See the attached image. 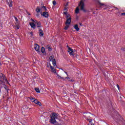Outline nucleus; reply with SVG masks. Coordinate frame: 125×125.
Instances as JSON below:
<instances>
[{
  "mask_svg": "<svg viewBox=\"0 0 125 125\" xmlns=\"http://www.w3.org/2000/svg\"><path fill=\"white\" fill-rule=\"evenodd\" d=\"M35 89L36 92H38V93H41V91L40 90V89L39 88H35Z\"/></svg>",
  "mask_w": 125,
  "mask_h": 125,
  "instance_id": "b1692460",
  "label": "nucleus"
},
{
  "mask_svg": "<svg viewBox=\"0 0 125 125\" xmlns=\"http://www.w3.org/2000/svg\"><path fill=\"white\" fill-rule=\"evenodd\" d=\"M53 5H56V1L55 0L53 1Z\"/></svg>",
  "mask_w": 125,
  "mask_h": 125,
  "instance_id": "c756f323",
  "label": "nucleus"
},
{
  "mask_svg": "<svg viewBox=\"0 0 125 125\" xmlns=\"http://www.w3.org/2000/svg\"><path fill=\"white\" fill-rule=\"evenodd\" d=\"M84 116L86 120V119H88L90 117V113H84Z\"/></svg>",
  "mask_w": 125,
  "mask_h": 125,
  "instance_id": "dca6fc26",
  "label": "nucleus"
},
{
  "mask_svg": "<svg viewBox=\"0 0 125 125\" xmlns=\"http://www.w3.org/2000/svg\"><path fill=\"white\" fill-rule=\"evenodd\" d=\"M96 1H97V2H98L99 5H100V6H103V5H104V6H106V5H105V4L102 3L101 2H100V0H95Z\"/></svg>",
  "mask_w": 125,
  "mask_h": 125,
  "instance_id": "f8f14e48",
  "label": "nucleus"
},
{
  "mask_svg": "<svg viewBox=\"0 0 125 125\" xmlns=\"http://www.w3.org/2000/svg\"><path fill=\"white\" fill-rule=\"evenodd\" d=\"M33 102H34L35 104H38V103L39 102V101L37 99L34 100V101H32Z\"/></svg>",
  "mask_w": 125,
  "mask_h": 125,
  "instance_id": "393cba45",
  "label": "nucleus"
},
{
  "mask_svg": "<svg viewBox=\"0 0 125 125\" xmlns=\"http://www.w3.org/2000/svg\"><path fill=\"white\" fill-rule=\"evenodd\" d=\"M86 120L88 121V122H89V124H92V120L89 119V118H87Z\"/></svg>",
  "mask_w": 125,
  "mask_h": 125,
  "instance_id": "5701e85b",
  "label": "nucleus"
},
{
  "mask_svg": "<svg viewBox=\"0 0 125 125\" xmlns=\"http://www.w3.org/2000/svg\"><path fill=\"white\" fill-rule=\"evenodd\" d=\"M41 15H42V16L45 17V18H47V17H48V13L45 11L43 12V13H41Z\"/></svg>",
  "mask_w": 125,
  "mask_h": 125,
  "instance_id": "9b49d317",
  "label": "nucleus"
},
{
  "mask_svg": "<svg viewBox=\"0 0 125 125\" xmlns=\"http://www.w3.org/2000/svg\"><path fill=\"white\" fill-rule=\"evenodd\" d=\"M16 28L17 30L20 28V26H19V23H16Z\"/></svg>",
  "mask_w": 125,
  "mask_h": 125,
  "instance_id": "4be33fe9",
  "label": "nucleus"
},
{
  "mask_svg": "<svg viewBox=\"0 0 125 125\" xmlns=\"http://www.w3.org/2000/svg\"><path fill=\"white\" fill-rule=\"evenodd\" d=\"M29 36H30V37L32 38V37H33L34 36V34L33 33V32H30L29 33Z\"/></svg>",
  "mask_w": 125,
  "mask_h": 125,
  "instance_id": "cd10ccee",
  "label": "nucleus"
},
{
  "mask_svg": "<svg viewBox=\"0 0 125 125\" xmlns=\"http://www.w3.org/2000/svg\"><path fill=\"white\" fill-rule=\"evenodd\" d=\"M48 48L49 50H51V48H50V47H48Z\"/></svg>",
  "mask_w": 125,
  "mask_h": 125,
  "instance_id": "ea45409f",
  "label": "nucleus"
},
{
  "mask_svg": "<svg viewBox=\"0 0 125 125\" xmlns=\"http://www.w3.org/2000/svg\"><path fill=\"white\" fill-rule=\"evenodd\" d=\"M50 68L51 69V71L52 73H56V71L55 70V68L53 67V66L50 65Z\"/></svg>",
  "mask_w": 125,
  "mask_h": 125,
  "instance_id": "ddd939ff",
  "label": "nucleus"
},
{
  "mask_svg": "<svg viewBox=\"0 0 125 125\" xmlns=\"http://www.w3.org/2000/svg\"><path fill=\"white\" fill-rule=\"evenodd\" d=\"M50 122L53 125H57V122H56V119H58V115L56 113H53L50 116Z\"/></svg>",
  "mask_w": 125,
  "mask_h": 125,
  "instance_id": "f03ea898",
  "label": "nucleus"
},
{
  "mask_svg": "<svg viewBox=\"0 0 125 125\" xmlns=\"http://www.w3.org/2000/svg\"><path fill=\"white\" fill-rule=\"evenodd\" d=\"M68 52L70 55H72V56H74L75 55V54H74V50L71 47H68Z\"/></svg>",
  "mask_w": 125,
  "mask_h": 125,
  "instance_id": "6e6552de",
  "label": "nucleus"
},
{
  "mask_svg": "<svg viewBox=\"0 0 125 125\" xmlns=\"http://www.w3.org/2000/svg\"><path fill=\"white\" fill-rule=\"evenodd\" d=\"M88 125H94V124H92V123L91 124H88Z\"/></svg>",
  "mask_w": 125,
  "mask_h": 125,
  "instance_id": "4c0bfd02",
  "label": "nucleus"
},
{
  "mask_svg": "<svg viewBox=\"0 0 125 125\" xmlns=\"http://www.w3.org/2000/svg\"><path fill=\"white\" fill-rule=\"evenodd\" d=\"M121 16H125V13H121Z\"/></svg>",
  "mask_w": 125,
  "mask_h": 125,
  "instance_id": "2f4dec72",
  "label": "nucleus"
},
{
  "mask_svg": "<svg viewBox=\"0 0 125 125\" xmlns=\"http://www.w3.org/2000/svg\"><path fill=\"white\" fill-rule=\"evenodd\" d=\"M0 65H1V63H0Z\"/></svg>",
  "mask_w": 125,
  "mask_h": 125,
  "instance_id": "79ce46f5",
  "label": "nucleus"
},
{
  "mask_svg": "<svg viewBox=\"0 0 125 125\" xmlns=\"http://www.w3.org/2000/svg\"><path fill=\"white\" fill-rule=\"evenodd\" d=\"M37 17H40V14H37Z\"/></svg>",
  "mask_w": 125,
  "mask_h": 125,
  "instance_id": "58836bf2",
  "label": "nucleus"
},
{
  "mask_svg": "<svg viewBox=\"0 0 125 125\" xmlns=\"http://www.w3.org/2000/svg\"><path fill=\"white\" fill-rule=\"evenodd\" d=\"M39 36L40 37H43V31H42V28H39Z\"/></svg>",
  "mask_w": 125,
  "mask_h": 125,
  "instance_id": "9d476101",
  "label": "nucleus"
},
{
  "mask_svg": "<svg viewBox=\"0 0 125 125\" xmlns=\"http://www.w3.org/2000/svg\"><path fill=\"white\" fill-rule=\"evenodd\" d=\"M47 10L46 9V7H45V6H43L42 7V8H41V12H42V11H45L46 12Z\"/></svg>",
  "mask_w": 125,
  "mask_h": 125,
  "instance_id": "f3484780",
  "label": "nucleus"
},
{
  "mask_svg": "<svg viewBox=\"0 0 125 125\" xmlns=\"http://www.w3.org/2000/svg\"><path fill=\"white\" fill-rule=\"evenodd\" d=\"M14 18H15V21H16V24H18L19 23H18V19L16 17H14Z\"/></svg>",
  "mask_w": 125,
  "mask_h": 125,
  "instance_id": "a878e982",
  "label": "nucleus"
},
{
  "mask_svg": "<svg viewBox=\"0 0 125 125\" xmlns=\"http://www.w3.org/2000/svg\"><path fill=\"white\" fill-rule=\"evenodd\" d=\"M83 1H85V0H81L80 1L79 6L76 8L75 10L76 14H79L80 10H81V11H83V12H87V10L85 9V5H84V2H83Z\"/></svg>",
  "mask_w": 125,
  "mask_h": 125,
  "instance_id": "f257e3e1",
  "label": "nucleus"
},
{
  "mask_svg": "<svg viewBox=\"0 0 125 125\" xmlns=\"http://www.w3.org/2000/svg\"><path fill=\"white\" fill-rule=\"evenodd\" d=\"M29 24L31 28H33V29H35L36 28V25H35V23H34L33 22H30Z\"/></svg>",
  "mask_w": 125,
  "mask_h": 125,
  "instance_id": "a211bd4d",
  "label": "nucleus"
},
{
  "mask_svg": "<svg viewBox=\"0 0 125 125\" xmlns=\"http://www.w3.org/2000/svg\"><path fill=\"white\" fill-rule=\"evenodd\" d=\"M47 66L49 67V66H51V65H50V63H47Z\"/></svg>",
  "mask_w": 125,
  "mask_h": 125,
  "instance_id": "c9c22d12",
  "label": "nucleus"
},
{
  "mask_svg": "<svg viewBox=\"0 0 125 125\" xmlns=\"http://www.w3.org/2000/svg\"><path fill=\"white\" fill-rule=\"evenodd\" d=\"M7 0V2L9 4V7H11V6H12V1L11 0Z\"/></svg>",
  "mask_w": 125,
  "mask_h": 125,
  "instance_id": "4468645a",
  "label": "nucleus"
},
{
  "mask_svg": "<svg viewBox=\"0 0 125 125\" xmlns=\"http://www.w3.org/2000/svg\"><path fill=\"white\" fill-rule=\"evenodd\" d=\"M44 50H45L44 47H42L41 48V52H42V53H44Z\"/></svg>",
  "mask_w": 125,
  "mask_h": 125,
  "instance_id": "bb28decb",
  "label": "nucleus"
},
{
  "mask_svg": "<svg viewBox=\"0 0 125 125\" xmlns=\"http://www.w3.org/2000/svg\"><path fill=\"white\" fill-rule=\"evenodd\" d=\"M71 20H67L65 22V27H64V29L68 30L69 27H70V25H71Z\"/></svg>",
  "mask_w": 125,
  "mask_h": 125,
  "instance_id": "20e7f679",
  "label": "nucleus"
},
{
  "mask_svg": "<svg viewBox=\"0 0 125 125\" xmlns=\"http://www.w3.org/2000/svg\"><path fill=\"white\" fill-rule=\"evenodd\" d=\"M3 83H7V80L5 76L1 74L0 75V84H3Z\"/></svg>",
  "mask_w": 125,
  "mask_h": 125,
  "instance_id": "7ed1b4c3",
  "label": "nucleus"
},
{
  "mask_svg": "<svg viewBox=\"0 0 125 125\" xmlns=\"http://www.w3.org/2000/svg\"><path fill=\"white\" fill-rule=\"evenodd\" d=\"M74 29L75 30H76V31H77V32H79V31H80V28H79V25H78V24H76L74 26Z\"/></svg>",
  "mask_w": 125,
  "mask_h": 125,
  "instance_id": "6ab92c4d",
  "label": "nucleus"
},
{
  "mask_svg": "<svg viewBox=\"0 0 125 125\" xmlns=\"http://www.w3.org/2000/svg\"><path fill=\"white\" fill-rule=\"evenodd\" d=\"M37 105H39V106H42V103L40 101H38V103H37Z\"/></svg>",
  "mask_w": 125,
  "mask_h": 125,
  "instance_id": "c85d7f7f",
  "label": "nucleus"
},
{
  "mask_svg": "<svg viewBox=\"0 0 125 125\" xmlns=\"http://www.w3.org/2000/svg\"><path fill=\"white\" fill-rule=\"evenodd\" d=\"M79 24H80V26H83V24L82 23H80Z\"/></svg>",
  "mask_w": 125,
  "mask_h": 125,
  "instance_id": "a19ab883",
  "label": "nucleus"
},
{
  "mask_svg": "<svg viewBox=\"0 0 125 125\" xmlns=\"http://www.w3.org/2000/svg\"><path fill=\"white\" fill-rule=\"evenodd\" d=\"M29 98L30 100H35V98H33V97H30Z\"/></svg>",
  "mask_w": 125,
  "mask_h": 125,
  "instance_id": "7c9ffc66",
  "label": "nucleus"
},
{
  "mask_svg": "<svg viewBox=\"0 0 125 125\" xmlns=\"http://www.w3.org/2000/svg\"><path fill=\"white\" fill-rule=\"evenodd\" d=\"M117 87L118 89H119V90H120V86L119 85V84H117Z\"/></svg>",
  "mask_w": 125,
  "mask_h": 125,
  "instance_id": "72a5a7b5",
  "label": "nucleus"
},
{
  "mask_svg": "<svg viewBox=\"0 0 125 125\" xmlns=\"http://www.w3.org/2000/svg\"><path fill=\"white\" fill-rule=\"evenodd\" d=\"M65 79H67L68 81H69V82H75V80H73V79H71V78H70V77H65Z\"/></svg>",
  "mask_w": 125,
  "mask_h": 125,
  "instance_id": "aec40b11",
  "label": "nucleus"
},
{
  "mask_svg": "<svg viewBox=\"0 0 125 125\" xmlns=\"http://www.w3.org/2000/svg\"><path fill=\"white\" fill-rule=\"evenodd\" d=\"M34 49L38 52H40V46L38 44H34Z\"/></svg>",
  "mask_w": 125,
  "mask_h": 125,
  "instance_id": "1a4fd4ad",
  "label": "nucleus"
},
{
  "mask_svg": "<svg viewBox=\"0 0 125 125\" xmlns=\"http://www.w3.org/2000/svg\"><path fill=\"white\" fill-rule=\"evenodd\" d=\"M57 75L59 77V79H65L64 77H66V76H68V74H67V72H64L62 74V77L59 76L58 74H57Z\"/></svg>",
  "mask_w": 125,
  "mask_h": 125,
  "instance_id": "39448f33",
  "label": "nucleus"
},
{
  "mask_svg": "<svg viewBox=\"0 0 125 125\" xmlns=\"http://www.w3.org/2000/svg\"><path fill=\"white\" fill-rule=\"evenodd\" d=\"M37 27H38V29H39V28H42V23H41L40 22L37 21Z\"/></svg>",
  "mask_w": 125,
  "mask_h": 125,
  "instance_id": "2eb2a0df",
  "label": "nucleus"
},
{
  "mask_svg": "<svg viewBox=\"0 0 125 125\" xmlns=\"http://www.w3.org/2000/svg\"><path fill=\"white\" fill-rule=\"evenodd\" d=\"M36 11L38 13H39V12L42 11V10L41 8H40V7H37L36 8Z\"/></svg>",
  "mask_w": 125,
  "mask_h": 125,
  "instance_id": "412c9836",
  "label": "nucleus"
},
{
  "mask_svg": "<svg viewBox=\"0 0 125 125\" xmlns=\"http://www.w3.org/2000/svg\"><path fill=\"white\" fill-rule=\"evenodd\" d=\"M49 60L50 61H52L53 66L56 65V61H55V59H53L52 56L50 57Z\"/></svg>",
  "mask_w": 125,
  "mask_h": 125,
  "instance_id": "423d86ee",
  "label": "nucleus"
},
{
  "mask_svg": "<svg viewBox=\"0 0 125 125\" xmlns=\"http://www.w3.org/2000/svg\"><path fill=\"white\" fill-rule=\"evenodd\" d=\"M63 13L66 16V20H72V19L71 18V16L69 14H68L67 12H64Z\"/></svg>",
  "mask_w": 125,
  "mask_h": 125,
  "instance_id": "0eeeda50",
  "label": "nucleus"
},
{
  "mask_svg": "<svg viewBox=\"0 0 125 125\" xmlns=\"http://www.w3.org/2000/svg\"><path fill=\"white\" fill-rule=\"evenodd\" d=\"M114 9H115V10H119V9L118 8H117L116 7H114Z\"/></svg>",
  "mask_w": 125,
  "mask_h": 125,
  "instance_id": "f704fd0d",
  "label": "nucleus"
},
{
  "mask_svg": "<svg viewBox=\"0 0 125 125\" xmlns=\"http://www.w3.org/2000/svg\"><path fill=\"white\" fill-rule=\"evenodd\" d=\"M122 50H124V51H125V48H122Z\"/></svg>",
  "mask_w": 125,
  "mask_h": 125,
  "instance_id": "e433bc0d",
  "label": "nucleus"
},
{
  "mask_svg": "<svg viewBox=\"0 0 125 125\" xmlns=\"http://www.w3.org/2000/svg\"><path fill=\"white\" fill-rule=\"evenodd\" d=\"M31 20H32V22H34L35 23H37V21H36V20L35 21V20H34L33 19H31Z\"/></svg>",
  "mask_w": 125,
  "mask_h": 125,
  "instance_id": "473e14b6",
  "label": "nucleus"
}]
</instances>
